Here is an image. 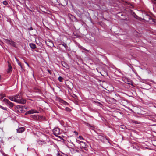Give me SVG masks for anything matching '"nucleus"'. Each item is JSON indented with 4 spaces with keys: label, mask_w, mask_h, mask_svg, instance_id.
Masks as SVG:
<instances>
[{
    "label": "nucleus",
    "mask_w": 156,
    "mask_h": 156,
    "mask_svg": "<svg viewBox=\"0 0 156 156\" xmlns=\"http://www.w3.org/2000/svg\"><path fill=\"white\" fill-rule=\"evenodd\" d=\"M15 102L21 104H25L26 102L25 100L22 98V94H20L15 95Z\"/></svg>",
    "instance_id": "1"
},
{
    "label": "nucleus",
    "mask_w": 156,
    "mask_h": 156,
    "mask_svg": "<svg viewBox=\"0 0 156 156\" xmlns=\"http://www.w3.org/2000/svg\"><path fill=\"white\" fill-rule=\"evenodd\" d=\"M76 142L80 144V147L81 148H83L85 150H87V145L86 144L85 142L83 141H80L77 140H76Z\"/></svg>",
    "instance_id": "2"
},
{
    "label": "nucleus",
    "mask_w": 156,
    "mask_h": 156,
    "mask_svg": "<svg viewBox=\"0 0 156 156\" xmlns=\"http://www.w3.org/2000/svg\"><path fill=\"white\" fill-rule=\"evenodd\" d=\"M143 16L144 20L146 21H148L150 20H151V18L149 14L145 12L143 13Z\"/></svg>",
    "instance_id": "3"
},
{
    "label": "nucleus",
    "mask_w": 156,
    "mask_h": 156,
    "mask_svg": "<svg viewBox=\"0 0 156 156\" xmlns=\"http://www.w3.org/2000/svg\"><path fill=\"white\" fill-rule=\"evenodd\" d=\"M4 40L5 42L7 43H8L14 47L16 48H17L16 45L17 44L16 43L14 42L12 39L9 40L7 39H5Z\"/></svg>",
    "instance_id": "4"
},
{
    "label": "nucleus",
    "mask_w": 156,
    "mask_h": 156,
    "mask_svg": "<svg viewBox=\"0 0 156 156\" xmlns=\"http://www.w3.org/2000/svg\"><path fill=\"white\" fill-rule=\"evenodd\" d=\"M3 101L6 103L7 105L9 106L10 108H12L14 106V103L10 101L8 99L4 98Z\"/></svg>",
    "instance_id": "5"
},
{
    "label": "nucleus",
    "mask_w": 156,
    "mask_h": 156,
    "mask_svg": "<svg viewBox=\"0 0 156 156\" xmlns=\"http://www.w3.org/2000/svg\"><path fill=\"white\" fill-rule=\"evenodd\" d=\"M53 134L56 136H58V135L60 134V129L58 127H55L53 130Z\"/></svg>",
    "instance_id": "6"
},
{
    "label": "nucleus",
    "mask_w": 156,
    "mask_h": 156,
    "mask_svg": "<svg viewBox=\"0 0 156 156\" xmlns=\"http://www.w3.org/2000/svg\"><path fill=\"white\" fill-rule=\"evenodd\" d=\"M39 113V111H37L34 109H32L26 112L25 113V115H28L34 113Z\"/></svg>",
    "instance_id": "7"
},
{
    "label": "nucleus",
    "mask_w": 156,
    "mask_h": 156,
    "mask_svg": "<svg viewBox=\"0 0 156 156\" xmlns=\"http://www.w3.org/2000/svg\"><path fill=\"white\" fill-rule=\"evenodd\" d=\"M56 100L59 101L61 103L65 105H68V103L65 101H64L62 99H61L60 98H58V97L57 98Z\"/></svg>",
    "instance_id": "8"
},
{
    "label": "nucleus",
    "mask_w": 156,
    "mask_h": 156,
    "mask_svg": "<svg viewBox=\"0 0 156 156\" xmlns=\"http://www.w3.org/2000/svg\"><path fill=\"white\" fill-rule=\"evenodd\" d=\"M17 132L18 133H22L25 130V128L23 127H20L16 129Z\"/></svg>",
    "instance_id": "9"
},
{
    "label": "nucleus",
    "mask_w": 156,
    "mask_h": 156,
    "mask_svg": "<svg viewBox=\"0 0 156 156\" xmlns=\"http://www.w3.org/2000/svg\"><path fill=\"white\" fill-rule=\"evenodd\" d=\"M37 142L39 144L41 145H44L46 144V142L45 141L40 140H37Z\"/></svg>",
    "instance_id": "10"
},
{
    "label": "nucleus",
    "mask_w": 156,
    "mask_h": 156,
    "mask_svg": "<svg viewBox=\"0 0 156 156\" xmlns=\"http://www.w3.org/2000/svg\"><path fill=\"white\" fill-rule=\"evenodd\" d=\"M31 118L34 120H36L39 119V116L37 115H33L30 116Z\"/></svg>",
    "instance_id": "11"
},
{
    "label": "nucleus",
    "mask_w": 156,
    "mask_h": 156,
    "mask_svg": "<svg viewBox=\"0 0 156 156\" xmlns=\"http://www.w3.org/2000/svg\"><path fill=\"white\" fill-rule=\"evenodd\" d=\"M46 44L48 46L51 47L54 46V44L53 42H49L48 41H45Z\"/></svg>",
    "instance_id": "12"
},
{
    "label": "nucleus",
    "mask_w": 156,
    "mask_h": 156,
    "mask_svg": "<svg viewBox=\"0 0 156 156\" xmlns=\"http://www.w3.org/2000/svg\"><path fill=\"white\" fill-rule=\"evenodd\" d=\"M8 69L7 72L8 73H9L12 71L11 69L12 68V66H11L10 64V63L9 62H8Z\"/></svg>",
    "instance_id": "13"
},
{
    "label": "nucleus",
    "mask_w": 156,
    "mask_h": 156,
    "mask_svg": "<svg viewBox=\"0 0 156 156\" xmlns=\"http://www.w3.org/2000/svg\"><path fill=\"white\" fill-rule=\"evenodd\" d=\"M30 46L31 47V48L33 49H34L36 48V45L33 43H31L29 44Z\"/></svg>",
    "instance_id": "14"
},
{
    "label": "nucleus",
    "mask_w": 156,
    "mask_h": 156,
    "mask_svg": "<svg viewBox=\"0 0 156 156\" xmlns=\"http://www.w3.org/2000/svg\"><path fill=\"white\" fill-rule=\"evenodd\" d=\"M83 123L84 124H85V125H86V126H88L89 127H91V128H94L93 125H91L89 124V123H88L86 122L85 121H83Z\"/></svg>",
    "instance_id": "15"
},
{
    "label": "nucleus",
    "mask_w": 156,
    "mask_h": 156,
    "mask_svg": "<svg viewBox=\"0 0 156 156\" xmlns=\"http://www.w3.org/2000/svg\"><path fill=\"white\" fill-rule=\"evenodd\" d=\"M16 107L18 109H19L21 111H23V107L22 105H17Z\"/></svg>",
    "instance_id": "16"
},
{
    "label": "nucleus",
    "mask_w": 156,
    "mask_h": 156,
    "mask_svg": "<svg viewBox=\"0 0 156 156\" xmlns=\"http://www.w3.org/2000/svg\"><path fill=\"white\" fill-rule=\"evenodd\" d=\"M8 98L11 101L15 102V95L9 96Z\"/></svg>",
    "instance_id": "17"
},
{
    "label": "nucleus",
    "mask_w": 156,
    "mask_h": 156,
    "mask_svg": "<svg viewBox=\"0 0 156 156\" xmlns=\"http://www.w3.org/2000/svg\"><path fill=\"white\" fill-rule=\"evenodd\" d=\"M131 122L133 123H134L136 124H139L140 122H139L135 120H131Z\"/></svg>",
    "instance_id": "18"
},
{
    "label": "nucleus",
    "mask_w": 156,
    "mask_h": 156,
    "mask_svg": "<svg viewBox=\"0 0 156 156\" xmlns=\"http://www.w3.org/2000/svg\"><path fill=\"white\" fill-rule=\"evenodd\" d=\"M16 61L17 62L18 64L20 66V67L22 69V66L21 65V62L20 61L16 59Z\"/></svg>",
    "instance_id": "19"
},
{
    "label": "nucleus",
    "mask_w": 156,
    "mask_h": 156,
    "mask_svg": "<svg viewBox=\"0 0 156 156\" xmlns=\"http://www.w3.org/2000/svg\"><path fill=\"white\" fill-rule=\"evenodd\" d=\"M5 96V94H0V99H2Z\"/></svg>",
    "instance_id": "20"
},
{
    "label": "nucleus",
    "mask_w": 156,
    "mask_h": 156,
    "mask_svg": "<svg viewBox=\"0 0 156 156\" xmlns=\"http://www.w3.org/2000/svg\"><path fill=\"white\" fill-rule=\"evenodd\" d=\"M60 45H62V46H63L66 49L67 48V46L66 45V44L63 43V44H60Z\"/></svg>",
    "instance_id": "21"
},
{
    "label": "nucleus",
    "mask_w": 156,
    "mask_h": 156,
    "mask_svg": "<svg viewBox=\"0 0 156 156\" xmlns=\"http://www.w3.org/2000/svg\"><path fill=\"white\" fill-rule=\"evenodd\" d=\"M78 47L79 48H81V49H83V50H85V51H87V50H86L83 47L81 46V45H79L78 46Z\"/></svg>",
    "instance_id": "22"
},
{
    "label": "nucleus",
    "mask_w": 156,
    "mask_h": 156,
    "mask_svg": "<svg viewBox=\"0 0 156 156\" xmlns=\"http://www.w3.org/2000/svg\"><path fill=\"white\" fill-rule=\"evenodd\" d=\"M58 79L59 81L60 82H62V80L63 79V78H62L61 76H59Z\"/></svg>",
    "instance_id": "23"
},
{
    "label": "nucleus",
    "mask_w": 156,
    "mask_h": 156,
    "mask_svg": "<svg viewBox=\"0 0 156 156\" xmlns=\"http://www.w3.org/2000/svg\"><path fill=\"white\" fill-rule=\"evenodd\" d=\"M65 110L66 111L68 112H70L71 111V110L68 107L66 108Z\"/></svg>",
    "instance_id": "24"
},
{
    "label": "nucleus",
    "mask_w": 156,
    "mask_h": 156,
    "mask_svg": "<svg viewBox=\"0 0 156 156\" xmlns=\"http://www.w3.org/2000/svg\"><path fill=\"white\" fill-rule=\"evenodd\" d=\"M78 138H79L81 140H84V138L82 136H79L78 137Z\"/></svg>",
    "instance_id": "25"
},
{
    "label": "nucleus",
    "mask_w": 156,
    "mask_h": 156,
    "mask_svg": "<svg viewBox=\"0 0 156 156\" xmlns=\"http://www.w3.org/2000/svg\"><path fill=\"white\" fill-rule=\"evenodd\" d=\"M3 3L4 5H7L8 4V2L6 1H3Z\"/></svg>",
    "instance_id": "26"
},
{
    "label": "nucleus",
    "mask_w": 156,
    "mask_h": 156,
    "mask_svg": "<svg viewBox=\"0 0 156 156\" xmlns=\"http://www.w3.org/2000/svg\"><path fill=\"white\" fill-rule=\"evenodd\" d=\"M1 109H3L4 110H7V108H6L2 106V107H1Z\"/></svg>",
    "instance_id": "27"
},
{
    "label": "nucleus",
    "mask_w": 156,
    "mask_h": 156,
    "mask_svg": "<svg viewBox=\"0 0 156 156\" xmlns=\"http://www.w3.org/2000/svg\"><path fill=\"white\" fill-rule=\"evenodd\" d=\"M152 2L156 5V0H151Z\"/></svg>",
    "instance_id": "28"
},
{
    "label": "nucleus",
    "mask_w": 156,
    "mask_h": 156,
    "mask_svg": "<svg viewBox=\"0 0 156 156\" xmlns=\"http://www.w3.org/2000/svg\"><path fill=\"white\" fill-rule=\"evenodd\" d=\"M151 20H152L153 22L154 23H156V20L151 18Z\"/></svg>",
    "instance_id": "29"
},
{
    "label": "nucleus",
    "mask_w": 156,
    "mask_h": 156,
    "mask_svg": "<svg viewBox=\"0 0 156 156\" xmlns=\"http://www.w3.org/2000/svg\"><path fill=\"white\" fill-rule=\"evenodd\" d=\"M72 18L73 19H74L75 20H77L76 18V17L73 15H72Z\"/></svg>",
    "instance_id": "30"
},
{
    "label": "nucleus",
    "mask_w": 156,
    "mask_h": 156,
    "mask_svg": "<svg viewBox=\"0 0 156 156\" xmlns=\"http://www.w3.org/2000/svg\"><path fill=\"white\" fill-rule=\"evenodd\" d=\"M74 133H75V134L76 135V136H77L78 135V133L76 131H74Z\"/></svg>",
    "instance_id": "31"
},
{
    "label": "nucleus",
    "mask_w": 156,
    "mask_h": 156,
    "mask_svg": "<svg viewBox=\"0 0 156 156\" xmlns=\"http://www.w3.org/2000/svg\"><path fill=\"white\" fill-rule=\"evenodd\" d=\"M47 71L49 73H50V74H51V71L50 70L48 69Z\"/></svg>",
    "instance_id": "32"
},
{
    "label": "nucleus",
    "mask_w": 156,
    "mask_h": 156,
    "mask_svg": "<svg viewBox=\"0 0 156 156\" xmlns=\"http://www.w3.org/2000/svg\"><path fill=\"white\" fill-rule=\"evenodd\" d=\"M57 156H62V155H60L59 153H58L57 154Z\"/></svg>",
    "instance_id": "33"
},
{
    "label": "nucleus",
    "mask_w": 156,
    "mask_h": 156,
    "mask_svg": "<svg viewBox=\"0 0 156 156\" xmlns=\"http://www.w3.org/2000/svg\"><path fill=\"white\" fill-rule=\"evenodd\" d=\"M48 41L49 42H51H51H53L52 40H49V39L48 40V41Z\"/></svg>",
    "instance_id": "34"
},
{
    "label": "nucleus",
    "mask_w": 156,
    "mask_h": 156,
    "mask_svg": "<svg viewBox=\"0 0 156 156\" xmlns=\"http://www.w3.org/2000/svg\"><path fill=\"white\" fill-rule=\"evenodd\" d=\"M103 137V136H102L101 135H100L99 136V138H101V137Z\"/></svg>",
    "instance_id": "35"
},
{
    "label": "nucleus",
    "mask_w": 156,
    "mask_h": 156,
    "mask_svg": "<svg viewBox=\"0 0 156 156\" xmlns=\"http://www.w3.org/2000/svg\"><path fill=\"white\" fill-rule=\"evenodd\" d=\"M33 30V28H32V27H31L30 29H29V30Z\"/></svg>",
    "instance_id": "36"
},
{
    "label": "nucleus",
    "mask_w": 156,
    "mask_h": 156,
    "mask_svg": "<svg viewBox=\"0 0 156 156\" xmlns=\"http://www.w3.org/2000/svg\"><path fill=\"white\" fill-rule=\"evenodd\" d=\"M64 154V155L65 156H68V155L66 154Z\"/></svg>",
    "instance_id": "37"
},
{
    "label": "nucleus",
    "mask_w": 156,
    "mask_h": 156,
    "mask_svg": "<svg viewBox=\"0 0 156 156\" xmlns=\"http://www.w3.org/2000/svg\"><path fill=\"white\" fill-rule=\"evenodd\" d=\"M1 107H2V106L0 105V108H1Z\"/></svg>",
    "instance_id": "38"
},
{
    "label": "nucleus",
    "mask_w": 156,
    "mask_h": 156,
    "mask_svg": "<svg viewBox=\"0 0 156 156\" xmlns=\"http://www.w3.org/2000/svg\"><path fill=\"white\" fill-rule=\"evenodd\" d=\"M76 97V96L75 95V96H74V97Z\"/></svg>",
    "instance_id": "39"
},
{
    "label": "nucleus",
    "mask_w": 156,
    "mask_h": 156,
    "mask_svg": "<svg viewBox=\"0 0 156 156\" xmlns=\"http://www.w3.org/2000/svg\"><path fill=\"white\" fill-rule=\"evenodd\" d=\"M76 97V96L75 95V96H74V97Z\"/></svg>",
    "instance_id": "40"
},
{
    "label": "nucleus",
    "mask_w": 156,
    "mask_h": 156,
    "mask_svg": "<svg viewBox=\"0 0 156 156\" xmlns=\"http://www.w3.org/2000/svg\"><path fill=\"white\" fill-rule=\"evenodd\" d=\"M26 63L27 64V65H28V64L26 62Z\"/></svg>",
    "instance_id": "41"
},
{
    "label": "nucleus",
    "mask_w": 156,
    "mask_h": 156,
    "mask_svg": "<svg viewBox=\"0 0 156 156\" xmlns=\"http://www.w3.org/2000/svg\"><path fill=\"white\" fill-rule=\"evenodd\" d=\"M126 83H128V84H129V83H127V82H126Z\"/></svg>",
    "instance_id": "42"
},
{
    "label": "nucleus",
    "mask_w": 156,
    "mask_h": 156,
    "mask_svg": "<svg viewBox=\"0 0 156 156\" xmlns=\"http://www.w3.org/2000/svg\"><path fill=\"white\" fill-rule=\"evenodd\" d=\"M119 112V113H120V114H121V112Z\"/></svg>",
    "instance_id": "43"
},
{
    "label": "nucleus",
    "mask_w": 156,
    "mask_h": 156,
    "mask_svg": "<svg viewBox=\"0 0 156 156\" xmlns=\"http://www.w3.org/2000/svg\"><path fill=\"white\" fill-rule=\"evenodd\" d=\"M155 125V126H156V125Z\"/></svg>",
    "instance_id": "44"
}]
</instances>
